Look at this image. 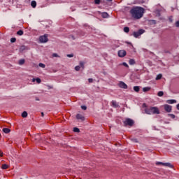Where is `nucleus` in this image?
Returning <instances> with one entry per match:
<instances>
[{
	"mask_svg": "<svg viewBox=\"0 0 179 179\" xmlns=\"http://www.w3.org/2000/svg\"><path fill=\"white\" fill-rule=\"evenodd\" d=\"M143 13H145V8L139 6L133 7L130 10V14L133 19H141L143 17Z\"/></svg>",
	"mask_w": 179,
	"mask_h": 179,
	"instance_id": "nucleus-1",
	"label": "nucleus"
},
{
	"mask_svg": "<svg viewBox=\"0 0 179 179\" xmlns=\"http://www.w3.org/2000/svg\"><path fill=\"white\" fill-rule=\"evenodd\" d=\"M144 111L145 114L148 115H152V114H160V110H159V108L157 107L145 108Z\"/></svg>",
	"mask_w": 179,
	"mask_h": 179,
	"instance_id": "nucleus-2",
	"label": "nucleus"
},
{
	"mask_svg": "<svg viewBox=\"0 0 179 179\" xmlns=\"http://www.w3.org/2000/svg\"><path fill=\"white\" fill-rule=\"evenodd\" d=\"M135 122L132 119L127 118L123 121L124 127H133Z\"/></svg>",
	"mask_w": 179,
	"mask_h": 179,
	"instance_id": "nucleus-3",
	"label": "nucleus"
},
{
	"mask_svg": "<svg viewBox=\"0 0 179 179\" xmlns=\"http://www.w3.org/2000/svg\"><path fill=\"white\" fill-rule=\"evenodd\" d=\"M40 43H48V34H45L39 37Z\"/></svg>",
	"mask_w": 179,
	"mask_h": 179,
	"instance_id": "nucleus-4",
	"label": "nucleus"
},
{
	"mask_svg": "<svg viewBox=\"0 0 179 179\" xmlns=\"http://www.w3.org/2000/svg\"><path fill=\"white\" fill-rule=\"evenodd\" d=\"M145 33V29H139L138 31L133 32V36L135 37V38H138L139 36H142Z\"/></svg>",
	"mask_w": 179,
	"mask_h": 179,
	"instance_id": "nucleus-5",
	"label": "nucleus"
},
{
	"mask_svg": "<svg viewBox=\"0 0 179 179\" xmlns=\"http://www.w3.org/2000/svg\"><path fill=\"white\" fill-rule=\"evenodd\" d=\"M117 55H118V57H120V58H124V57L127 55V51L124 50H119L117 52Z\"/></svg>",
	"mask_w": 179,
	"mask_h": 179,
	"instance_id": "nucleus-6",
	"label": "nucleus"
},
{
	"mask_svg": "<svg viewBox=\"0 0 179 179\" xmlns=\"http://www.w3.org/2000/svg\"><path fill=\"white\" fill-rule=\"evenodd\" d=\"M119 87H120L121 89H128V85H127V84H125V83L120 81L118 84Z\"/></svg>",
	"mask_w": 179,
	"mask_h": 179,
	"instance_id": "nucleus-7",
	"label": "nucleus"
},
{
	"mask_svg": "<svg viewBox=\"0 0 179 179\" xmlns=\"http://www.w3.org/2000/svg\"><path fill=\"white\" fill-rule=\"evenodd\" d=\"M164 108L166 113H171L172 106L168 104L164 106Z\"/></svg>",
	"mask_w": 179,
	"mask_h": 179,
	"instance_id": "nucleus-8",
	"label": "nucleus"
},
{
	"mask_svg": "<svg viewBox=\"0 0 179 179\" xmlns=\"http://www.w3.org/2000/svg\"><path fill=\"white\" fill-rule=\"evenodd\" d=\"M76 118L77 120H80V121H85V117H83V115L81 114H77Z\"/></svg>",
	"mask_w": 179,
	"mask_h": 179,
	"instance_id": "nucleus-9",
	"label": "nucleus"
},
{
	"mask_svg": "<svg viewBox=\"0 0 179 179\" xmlns=\"http://www.w3.org/2000/svg\"><path fill=\"white\" fill-rule=\"evenodd\" d=\"M166 103H168V104H174V103H177V100L169 99L166 101Z\"/></svg>",
	"mask_w": 179,
	"mask_h": 179,
	"instance_id": "nucleus-10",
	"label": "nucleus"
},
{
	"mask_svg": "<svg viewBox=\"0 0 179 179\" xmlns=\"http://www.w3.org/2000/svg\"><path fill=\"white\" fill-rule=\"evenodd\" d=\"M162 166H165V167H169L170 169H173V165L169 162L162 163Z\"/></svg>",
	"mask_w": 179,
	"mask_h": 179,
	"instance_id": "nucleus-11",
	"label": "nucleus"
},
{
	"mask_svg": "<svg viewBox=\"0 0 179 179\" xmlns=\"http://www.w3.org/2000/svg\"><path fill=\"white\" fill-rule=\"evenodd\" d=\"M25 50H29V48L27 47V46H24V45H22L20 48V51L21 52H23V51H25Z\"/></svg>",
	"mask_w": 179,
	"mask_h": 179,
	"instance_id": "nucleus-12",
	"label": "nucleus"
},
{
	"mask_svg": "<svg viewBox=\"0 0 179 179\" xmlns=\"http://www.w3.org/2000/svg\"><path fill=\"white\" fill-rule=\"evenodd\" d=\"M129 65H135V64H136V62H135V59H130L129 60Z\"/></svg>",
	"mask_w": 179,
	"mask_h": 179,
	"instance_id": "nucleus-13",
	"label": "nucleus"
},
{
	"mask_svg": "<svg viewBox=\"0 0 179 179\" xmlns=\"http://www.w3.org/2000/svg\"><path fill=\"white\" fill-rule=\"evenodd\" d=\"M3 132H4V134H9V132H10V129L3 128Z\"/></svg>",
	"mask_w": 179,
	"mask_h": 179,
	"instance_id": "nucleus-14",
	"label": "nucleus"
},
{
	"mask_svg": "<svg viewBox=\"0 0 179 179\" xmlns=\"http://www.w3.org/2000/svg\"><path fill=\"white\" fill-rule=\"evenodd\" d=\"M101 16H102V17H103V19H107V17H108V13H101Z\"/></svg>",
	"mask_w": 179,
	"mask_h": 179,
	"instance_id": "nucleus-15",
	"label": "nucleus"
},
{
	"mask_svg": "<svg viewBox=\"0 0 179 179\" xmlns=\"http://www.w3.org/2000/svg\"><path fill=\"white\" fill-rule=\"evenodd\" d=\"M112 106L113 107H115V108H117V107H118V103H117V101H112Z\"/></svg>",
	"mask_w": 179,
	"mask_h": 179,
	"instance_id": "nucleus-16",
	"label": "nucleus"
},
{
	"mask_svg": "<svg viewBox=\"0 0 179 179\" xmlns=\"http://www.w3.org/2000/svg\"><path fill=\"white\" fill-rule=\"evenodd\" d=\"M31 6H32V8H36V6H37V2H36V1H32L31 2Z\"/></svg>",
	"mask_w": 179,
	"mask_h": 179,
	"instance_id": "nucleus-17",
	"label": "nucleus"
},
{
	"mask_svg": "<svg viewBox=\"0 0 179 179\" xmlns=\"http://www.w3.org/2000/svg\"><path fill=\"white\" fill-rule=\"evenodd\" d=\"M164 94V92H163V91H159L157 93V96H159V97H163Z\"/></svg>",
	"mask_w": 179,
	"mask_h": 179,
	"instance_id": "nucleus-18",
	"label": "nucleus"
},
{
	"mask_svg": "<svg viewBox=\"0 0 179 179\" xmlns=\"http://www.w3.org/2000/svg\"><path fill=\"white\" fill-rule=\"evenodd\" d=\"M24 62H25V60L24 59H21L19 60L18 64H19V65H23L24 64Z\"/></svg>",
	"mask_w": 179,
	"mask_h": 179,
	"instance_id": "nucleus-19",
	"label": "nucleus"
},
{
	"mask_svg": "<svg viewBox=\"0 0 179 179\" xmlns=\"http://www.w3.org/2000/svg\"><path fill=\"white\" fill-rule=\"evenodd\" d=\"M149 90H150V87H145L143 88V92H149Z\"/></svg>",
	"mask_w": 179,
	"mask_h": 179,
	"instance_id": "nucleus-20",
	"label": "nucleus"
},
{
	"mask_svg": "<svg viewBox=\"0 0 179 179\" xmlns=\"http://www.w3.org/2000/svg\"><path fill=\"white\" fill-rule=\"evenodd\" d=\"M8 167H9V166H8V164H3V165L1 166V169H2L3 170H6V169H8Z\"/></svg>",
	"mask_w": 179,
	"mask_h": 179,
	"instance_id": "nucleus-21",
	"label": "nucleus"
},
{
	"mask_svg": "<svg viewBox=\"0 0 179 179\" xmlns=\"http://www.w3.org/2000/svg\"><path fill=\"white\" fill-rule=\"evenodd\" d=\"M123 30H124V33H129V27H124Z\"/></svg>",
	"mask_w": 179,
	"mask_h": 179,
	"instance_id": "nucleus-22",
	"label": "nucleus"
},
{
	"mask_svg": "<svg viewBox=\"0 0 179 179\" xmlns=\"http://www.w3.org/2000/svg\"><path fill=\"white\" fill-rule=\"evenodd\" d=\"M79 66H80V68H83V69H85V62H80Z\"/></svg>",
	"mask_w": 179,
	"mask_h": 179,
	"instance_id": "nucleus-23",
	"label": "nucleus"
},
{
	"mask_svg": "<svg viewBox=\"0 0 179 179\" xmlns=\"http://www.w3.org/2000/svg\"><path fill=\"white\" fill-rule=\"evenodd\" d=\"M134 92H139V90H140L139 86H134Z\"/></svg>",
	"mask_w": 179,
	"mask_h": 179,
	"instance_id": "nucleus-24",
	"label": "nucleus"
},
{
	"mask_svg": "<svg viewBox=\"0 0 179 179\" xmlns=\"http://www.w3.org/2000/svg\"><path fill=\"white\" fill-rule=\"evenodd\" d=\"M22 118H26L27 117V113L26 111H24L22 113Z\"/></svg>",
	"mask_w": 179,
	"mask_h": 179,
	"instance_id": "nucleus-25",
	"label": "nucleus"
},
{
	"mask_svg": "<svg viewBox=\"0 0 179 179\" xmlns=\"http://www.w3.org/2000/svg\"><path fill=\"white\" fill-rule=\"evenodd\" d=\"M17 34L18 36H23V30H19L17 32Z\"/></svg>",
	"mask_w": 179,
	"mask_h": 179,
	"instance_id": "nucleus-26",
	"label": "nucleus"
},
{
	"mask_svg": "<svg viewBox=\"0 0 179 179\" xmlns=\"http://www.w3.org/2000/svg\"><path fill=\"white\" fill-rule=\"evenodd\" d=\"M131 141L134 142L135 143H138V138H131Z\"/></svg>",
	"mask_w": 179,
	"mask_h": 179,
	"instance_id": "nucleus-27",
	"label": "nucleus"
},
{
	"mask_svg": "<svg viewBox=\"0 0 179 179\" xmlns=\"http://www.w3.org/2000/svg\"><path fill=\"white\" fill-rule=\"evenodd\" d=\"M73 132H80V130L78 127H74Z\"/></svg>",
	"mask_w": 179,
	"mask_h": 179,
	"instance_id": "nucleus-28",
	"label": "nucleus"
},
{
	"mask_svg": "<svg viewBox=\"0 0 179 179\" xmlns=\"http://www.w3.org/2000/svg\"><path fill=\"white\" fill-rule=\"evenodd\" d=\"M38 66H40V68H45V64L43 63H39Z\"/></svg>",
	"mask_w": 179,
	"mask_h": 179,
	"instance_id": "nucleus-29",
	"label": "nucleus"
},
{
	"mask_svg": "<svg viewBox=\"0 0 179 179\" xmlns=\"http://www.w3.org/2000/svg\"><path fill=\"white\" fill-rule=\"evenodd\" d=\"M162 74L157 75V77H156V80H159V79L162 78Z\"/></svg>",
	"mask_w": 179,
	"mask_h": 179,
	"instance_id": "nucleus-30",
	"label": "nucleus"
},
{
	"mask_svg": "<svg viewBox=\"0 0 179 179\" xmlns=\"http://www.w3.org/2000/svg\"><path fill=\"white\" fill-rule=\"evenodd\" d=\"M122 65H123V66H125L126 68H129V66L128 65V64H127V62H123Z\"/></svg>",
	"mask_w": 179,
	"mask_h": 179,
	"instance_id": "nucleus-31",
	"label": "nucleus"
},
{
	"mask_svg": "<svg viewBox=\"0 0 179 179\" xmlns=\"http://www.w3.org/2000/svg\"><path fill=\"white\" fill-rule=\"evenodd\" d=\"M52 57H54L55 58H59V55H58V54L57 53H53Z\"/></svg>",
	"mask_w": 179,
	"mask_h": 179,
	"instance_id": "nucleus-32",
	"label": "nucleus"
},
{
	"mask_svg": "<svg viewBox=\"0 0 179 179\" xmlns=\"http://www.w3.org/2000/svg\"><path fill=\"white\" fill-rule=\"evenodd\" d=\"M10 43H16V38H11Z\"/></svg>",
	"mask_w": 179,
	"mask_h": 179,
	"instance_id": "nucleus-33",
	"label": "nucleus"
},
{
	"mask_svg": "<svg viewBox=\"0 0 179 179\" xmlns=\"http://www.w3.org/2000/svg\"><path fill=\"white\" fill-rule=\"evenodd\" d=\"M168 115L169 117H171V118H173V119L176 118V115L174 114H169Z\"/></svg>",
	"mask_w": 179,
	"mask_h": 179,
	"instance_id": "nucleus-34",
	"label": "nucleus"
},
{
	"mask_svg": "<svg viewBox=\"0 0 179 179\" xmlns=\"http://www.w3.org/2000/svg\"><path fill=\"white\" fill-rule=\"evenodd\" d=\"M94 3L96 5H100V0H94Z\"/></svg>",
	"mask_w": 179,
	"mask_h": 179,
	"instance_id": "nucleus-35",
	"label": "nucleus"
},
{
	"mask_svg": "<svg viewBox=\"0 0 179 179\" xmlns=\"http://www.w3.org/2000/svg\"><path fill=\"white\" fill-rule=\"evenodd\" d=\"M69 38H71L72 40H76V39L73 35L69 36Z\"/></svg>",
	"mask_w": 179,
	"mask_h": 179,
	"instance_id": "nucleus-36",
	"label": "nucleus"
},
{
	"mask_svg": "<svg viewBox=\"0 0 179 179\" xmlns=\"http://www.w3.org/2000/svg\"><path fill=\"white\" fill-rule=\"evenodd\" d=\"M75 70L76 71H80V66H76V67H75Z\"/></svg>",
	"mask_w": 179,
	"mask_h": 179,
	"instance_id": "nucleus-37",
	"label": "nucleus"
},
{
	"mask_svg": "<svg viewBox=\"0 0 179 179\" xmlns=\"http://www.w3.org/2000/svg\"><path fill=\"white\" fill-rule=\"evenodd\" d=\"M67 57L69 58H73V54H69V55H67Z\"/></svg>",
	"mask_w": 179,
	"mask_h": 179,
	"instance_id": "nucleus-38",
	"label": "nucleus"
},
{
	"mask_svg": "<svg viewBox=\"0 0 179 179\" xmlns=\"http://www.w3.org/2000/svg\"><path fill=\"white\" fill-rule=\"evenodd\" d=\"M36 81L37 82V83H41V79L40 78H36Z\"/></svg>",
	"mask_w": 179,
	"mask_h": 179,
	"instance_id": "nucleus-39",
	"label": "nucleus"
},
{
	"mask_svg": "<svg viewBox=\"0 0 179 179\" xmlns=\"http://www.w3.org/2000/svg\"><path fill=\"white\" fill-rule=\"evenodd\" d=\"M82 110H87V107L86 106H81Z\"/></svg>",
	"mask_w": 179,
	"mask_h": 179,
	"instance_id": "nucleus-40",
	"label": "nucleus"
},
{
	"mask_svg": "<svg viewBox=\"0 0 179 179\" xmlns=\"http://www.w3.org/2000/svg\"><path fill=\"white\" fill-rule=\"evenodd\" d=\"M88 82H89V83H93V80H92V78H89V79H88Z\"/></svg>",
	"mask_w": 179,
	"mask_h": 179,
	"instance_id": "nucleus-41",
	"label": "nucleus"
},
{
	"mask_svg": "<svg viewBox=\"0 0 179 179\" xmlns=\"http://www.w3.org/2000/svg\"><path fill=\"white\" fill-rule=\"evenodd\" d=\"M169 20L171 23H173V18L171 17L169 18Z\"/></svg>",
	"mask_w": 179,
	"mask_h": 179,
	"instance_id": "nucleus-42",
	"label": "nucleus"
},
{
	"mask_svg": "<svg viewBox=\"0 0 179 179\" xmlns=\"http://www.w3.org/2000/svg\"><path fill=\"white\" fill-rule=\"evenodd\" d=\"M157 166H159V164L163 165V162H158L156 163Z\"/></svg>",
	"mask_w": 179,
	"mask_h": 179,
	"instance_id": "nucleus-43",
	"label": "nucleus"
},
{
	"mask_svg": "<svg viewBox=\"0 0 179 179\" xmlns=\"http://www.w3.org/2000/svg\"><path fill=\"white\" fill-rule=\"evenodd\" d=\"M176 27H179V21H177L176 22Z\"/></svg>",
	"mask_w": 179,
	"mask_h": 179,
	"instance_id": "nucleus-44",
	"label": "nucleus"
},
{
	"mask_svg": "<svg viewBox=\"0 0 179 179\" xmlns=\"http://www.w3.org/2000/svg\"><path fill=\"white\" fill-rule=\"evenodd\" d=\"M2 156H3V152H2V151L0 150V157H2Z\"/></svg>",
	"mask_w": 179,
	"mask_h": 179,
	"instance_id": "nucleus-45",
	"label": "nucleus"
},
{
	"mask_svg": "<svg viewBox=\"0 0 179 179\" xmlns=\"http://www.w3.org/2000/svg\"><path fill=\"white\" fill-rule=\"evenodd\" d=\"M164 52H165V54H170V51H169V50H165Z\"/></svg>",
	"mask_w": 179,
	"mask_h": 179,
	"instance_id": "nucleus-46",
	"label": "nucleus"
},
{
	"mask_svg": "<svg viewBox=\"0 0 179 179\" xmlns=\"http://www.w3.org/2000/svg\"><path fill=\"white\" fill-rule=\"evenodd\" d=\"M177 110H179V103L176 106Z\"/></svg>",
	"mask_w": 179,
	"mask_h": 179,
	"instance_id": "nucleus-47",
	"label": "nucleus"
},
{
	"mask_svg": "<svg viewBox=\"0 0 179 179\" xmlns=\"http://www.w3.org/2000/svg\"><path fill=\"white\" fill-rule=\"evenodd\" d=\"M32 82H36V78H33Z\"/></svg>",
	"mask_w": 179,
	"mask_h": 179,
	"instance_id": "nucleus-48",
	"label": "nucleus"
},
{
	"mask_svg": "<svg viewBox=\"0 0 179 179\" xmlns=\"http://www.w3.org/2000/svg\"><path fill=\"white\" fill-rule=\"evenodd\" d=\"M143 107H146V103H143Z\"/></svg>",
	"mask_w": 179,
	"mask_h": 179,
	"instance_id": "nucleus-49",
	"label": "nucleus"
},
{
	"mask_svg": "<svg viewBox=\"0 0 179 179\" xmlns=\"http://www.w3.org/2000/svg\"><path fill=\"white\" fill-rule=\"evenodd\" d=\"M41 115H42V117H44V113L43 112L41 113Z\"/></svg>",
	"mask_w": 179,
	"mask_h": 179,
	"instance_id": "nucleus-50",
	"label": "nucleus"
},
{
	"mask_svg": "<svg viewBox=\"0 0 179 179\" xmlns=\"http://www.w3.org/2000/svg\"><path fill=\"white\" fill-rule=\"evenodd\" d=\"M107 1V2H111V1H113V0H106Z\"/></svg>",
	"mask_w": 179,
	"mask_h": 179,
	"instance_id": "nucleus-51",
	"label": "nucleus"
},
{
	"mask_svg": "<svg viewBox=\"0 0 179 179\" xmlns=\"http://www.w3.org/2000/svg\"><path fill=\"white\" fill-rule=\"evenodd\" d=\"M36 101H40V99L38 98H36Z\"/></svg>",
	"mask_w": 179,
	"mask_h": 179,
	"instance_id": "nucleus-52",
	"label": "nucleus"
},
{
	"mask_svg": "<svg viewBox=\"0 0 179 179\" xmlns=\"http://www.w3.org/2000/svg\"><path fill=\"white\" fill-rule=\"evenodd\" d=\"M158 16H160V12L158 11V13H157Z\"/></svg>",
	"mask_w": 179,
	"mask_h": 179,
	"instance_id": "nucleus-53",
	"label": "nucleus"
}]
</instances>
